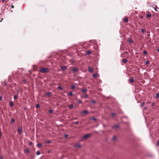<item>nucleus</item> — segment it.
Returning a JSON list of instances; mask_svg holds the SVG:
<instances>
[{
    "instance_id": "1",
    "label": "nucleus",
    "mask_w": 159,
    "mask_h": 159,
    "mask_svg": "<svg viewBox=\"0 0 159 159\" xmlns=\"http://www.w3.org/2000/svg\"><path fill=\"white\" fill-rule=\"evenodd\" d=\"M49 70L47 68H42L40 69V71L42 73H47L48 72Z\"/></svg>"
},
{
    "instance_id": "2",
    "label": "nucleus",
    "mask_w": 159,
    "mask_h": 159,
    "mask_svg": "<svg viewBox=\"0 0 159 159\" xmlns=\"http://www.w3.org/2000/svg\"><path fill=\"white\" fill-rule=\"evenodd\" d=\"M79 70V69L77 67H75L72 68V71L73 73L78 71Z\"/></svg>"
},
{
    "instance_id": "3",
    "label": "nucleus",
    "mask_w": 159,
    "mask_h": 159,
    "mask_svg": "<svg viewBox=\"0 0 159 159\" xmlns=\"http://www.w3.org/2000/svg\"><path fill=\"white\" fill-rule=\"evenodd\" d=\"M91 136V134H87L84 135L83 137V138L84 139H87Z\"/></svg>"
},
{
    "instance_id": "4",
    "label": "nucleus",
    "mask_w": 159,
    "mask_h": 159,
    "mask_svg": "<svg viewBox=\"0 0 159 159\" xmlns=\"http://www.w3.org/2000/svg\"><path fill=\"white\" fill-rule=\"evenodd\" d=\"M119 127V125L118 124H116L114 125L112 127V128L114 129H116Z\"/></svg>"
},
{
    "instance_id": "5",
    "label": "nucleus",
    "mask_w": 159,
    "mask_h": 159,
    "mask_svg": "<svg viewBox=\"0 0 159 159\" xmlns=\"http://www.w3.org/2000/svg\"><path fill=\"white\" fill-rule=\"evenodd\" d=\"M88 68H89V69H88L89 71V72H90V73H92L93 72V69L92 67H89Z\"/></svg>"
},
{
    "instance_id": "6",
    "label": "nucleus",
    "mask_w": 159,
    "mask_h": 159,
    "mask_svg": "<svg viewBox=\"0 0 159 159\" xmlns=\"http://www.w3.org/2000/svg\"><path fill=\"white\" fill-rule=\"evenodd\" d=\"M18 133L20 134H21L22 133L21 128H18Z\"/></svg>"
},
{
    "instance_id": "7",
    "label": "nucleus",
    "mask_w": 159,
    "mask_h": 159,
    "mask_svg": "<svg viewBox=\"0 0 159 159\" xmlns=\"http://www.w3.org/2000/svg\"><path fill=\"white\" fill-rule=\"evenodd\" d=\"M87 91V90L86 88L84 89L81 90V92L84 93H86Z\"/></svg>"
},
{
    "instance_id": "8",
    "label": "nucleus",
    "mask_w": 159,
    "mask_h": 159,
    "mask_svg": "<svg viewBox=\"0 0 159 159\" xmlns=\"http://www.w3.org/2000/svg\"><path fill=\"white\" fill-rule=\"evenodd\" d=\"M46 94L48 95V97L52 95V93L51 92H47L46 93Z\"/></svg>"
},
{
    "instance_id": "9",
    "label": "nucleus",
    "mask_w": 159,
    "mask_h": 159,
    "mask_svg": "<svg viewBox=\"0 0 159 159\" xmlns=\"http://www.w3.org/2000/svg\"><path fill=\"white\" fill-rule=\"evenodd\" d=\"M129 81L130 83H132L134 82V80L133 78H131L129 79Z\"/></svg>"
},
{
    "instance_id": "10",
    "label": "nucleus",
    "mask_w": 159,
    "mask_h": 159,
    "mask_svg": "<svg viewBox=\"0 0 159 159\" xmlns=\"http://www.w3.org/2000/svg\"><path fill=\"white\" fill-rule=\"evenodd\" d=\"M37 146L38 147H41L43 146V144L42 143H39L37 145Z\"/></svg>"
},
{
    "instance_id": "11",
    "label": "nucleus",
    "mask_w": 159,
    "mask_h": 159,
    "mask_svg": "<svg viewBox=\"0 0 159 159\" xmlns=\"http://www.w3.org/2000/svg\"><path fill=\"white\" fill-rule=\"evenodd\" d=\"M98 76V75L97 74H94L93 75V78H96Z\"/></svg>"
},
{
    "instance_id": "12",
    "label": "nucleus",
    "mask_w": 159,
    "mask_h": 159,
    "mask_svg": "<svg viewBox=\"0 0 159 159\" xmlns=\"http://www.w3.org/2000/svg\"><path fill=\"white\" fill-rule=\"evenodd\" d=\"M62 70L63 71H65V70L66 69V67L65 66H63L61 68Z\"/></svg>"
},
{
    "instance_id": "13",
    "label": "nucleus",
    "mask_w": 159,
    "mask_h": 159,
    "mask_svg": "<svg viewBox=\"0 0 159 159\" xmlns=\"http://www.w3.org/2000/svg\"><path fill=\"white\" fill-rule=\"evenodd\" d=\"M73 94V93L71 91L68 94L67 96H68L69 95L70 96H72Z\"/></svg>"
},
{
    "instance_id": "14",
    "label": "nucleus",
    "mask_w": 159,
    "mask_h": 159,
    "mask_svg": "<svg viewBox=\"0 0 159 159\" xmlns=\"http://www.w3.org/2000/svg\"><path fill=\"white\" fill-rule=\"evenodd\" d=\"M10 107H12L13 106V102L12 101H11L10 103Z\"/></svg>"
},
{
    "instance_id": "15",
    "label": "nucleus",
    "mask_w": 159,
    "mask_h": 159,
    "mask_svg": "<svg viewBox=\"0 0 159 159\" xmlns=\"http://www.w3.org/2000/svg\"><path fill=\"white\" fill-rule=\"evenodd\" d=\"M25 153H28L29 152V151L28 149H27L24 151Z\"/></svg>"
},
{
    "instance_id": "16",
    "label": "nucleus",
    "mask_w": 159,
    "mask_h": 159,
    "mask_svg": "<svg viewBox=\"0 0 159 159\" xmlns=\"http://www.w3.org/2000/svg\"><path fill=\"white\" fill-rule=\"evenodd\" d=\"M128 41L130 43H132V39L130 38H129L128 39Z\"/></svg>"
},
{
    "instance_id": "17",
    "label": "nucleus",
    "mask_w": 159,
    "mask_h": 159,
    "mask_svg": "<svg viewBox=\"0 0 159 159\" xmlns=\"http://www.w3.org/2000/svg\"><path fill=\"white\" fill-rule=\"evenodd\" d=\"M92 52L91 51H87L86 52V54L87 55H89V54H90Z\"/></svg>"
},
{
    "instance_id": "18",
    "label": "nucleus",
    "mask_w": 159,
    "mask_h": 159,
    "mask_svg": "<svg viewBox=\"0 0 159 159\" xmlns=\"http://www.w3.org/2000/svg\"><path fill=\"white\" fill-rule=\"evenodd\" d=\"M15 122V120L14 118H12L11 122V123L13 124Z\"/></svg>"
},
{
    "instance_id": "19",
    "label": "nucleus",
    "mask_w": 159,
    "mask_h": 159,
    "mask_svg": "<svg viewBox=\"0 0 159 159\" xmlns=\"http://www.w3.org/2000/svg\"><path fill=\"white\" fill-rule=\"evenodd\" d=\"M74 106L73 104H71L70 105L69 107V108L70 109H72L73 108Z\"/></svg>"
},
{
    "instance_id": "20",
    "label": "nucleus",
    "mask_w": 159,
    "mask_h": 159,
    "mask_svg": "<svg viewBox=\"0 0 159 159\" xmlns=\"http://www.w3.org/2000/svg\"><path fill=\"white\" fill-rule=\"evenodd\" d=\"M82 112L84 113L85 114H87L88 113V110H85L83 111Z\"/></svg>"
},
{
    "instance_id": "21",
    "label": "nucleus",
    "mask_w": 159,
    "mask_h": 159,
    "mask_svg": "<svg viewBox=\"0 0 159 159\" xmlns=\"http://www.w3.org/2000/svg\"><path fill=\"white\" fill-rule=\"evenodd\" d=\"M127 60L126 59H124L123 60V62L124 63H126L127 62Z\"/></svg>"
},
{
    "instance_id": "22",
    "label": "nucleus",
    "mask_w": 159,
    "mask_h": 159,
    "mask_svg": "<svg viewBox=\"0 0 159 159\" xmlns=\"http://www.w3.org/2000/svg\"><path fill=\"white\" fill-rule=\"evenodd\" d=\"M75 147H80V146H81V145L80 144H77V145H75Z\"/></svg>"
},
{
    "instance_id": "23",
    "label": "nucleus",
    "mask_w": 159,
    "mask_h": 159,
    "mask_svg": "<svg viewBox=\"0 0 159 159\" xmlns=\"http://www.w3.org/2000/svg\"><path fill=\"white\" fill-rule=\"evenodd\" d=\"M40 107V105L39 104H36L35 105V107L36 108H39Z\"/></svg>"
},
{
    "instance_id": "24",
    "label": "nucleus",
    "mask_w": 159,
    "mask_h": 159,
    "mask_svg": "<svg viewBox=\"0 0 159 159\" xmlns=\"http://www.w3.org/2000/svg\"><path fill=\"white\" fill-rule=\"evenodd\" d=\"M151 15L150 14L148 13L147 15V17L148 18L150 17L151 16Z\"/></svg>"
},
{
    "instance_id": "25",
    "label": "nucleus",
    "mask_w": 159,
    "mask_h": 159,
    "mask_svg": "<svg viewBox=\"0 0 159 159\" xmlns=\"http://www.w3.org/2000/svg\"><path fill=\"white\" fill-rule=\"evenodd\" d=\"M18 96L17 95H14V98H13L15 100V99H16L17 98Z\"/></svg>"
},
{
    "instance_id": "26",
    "label": "nucleus",
    "mask_w": 159,
    "mask_h": 159,
    "mask_svg": "<svg viewBox=\"0 0 159 159\" xmlns=\"http://www.w3.org/2000/svg\"><path fill=\"white\" fill-rule=\"evenodd\" d=\"M116 139H117V138H116V136H114L113 137L112 139L114 140H116Z\"/></svg>"
},
{
    "instance_id": "27",
    "label": "nucleus",
    "mask_w": 159,
    "mask_h": 159,
    "mask_svg": "<svg viewBox=\"0 0 159 159\" xmlns=\"http://www.w3.org/2000/svg\"><path fill=\"white\" fill-rule=\"evenodd\" d=\"M88 97V95L87 94H85L84 97H83V98L84 99L87 98Z\"/></svg>"
},
{
    "instance_id": "28",
    "label": "nucleus",
    "mask_w": 159,
    "mask_h": 159,
    "mask_svg": "<svg viewBox=\"0 0 159 159\" xmlns=\"http://www.w3.org/2000/svg\"><path fill=\"white\" fill-rule=\"evenodd\" d=\"M51 143V141L50 140H48L46 141V143Z\"/></svg>"
},
{
    "instance_id": "29",
    "label": "nucleus",
    "mask_w": 159,
    "mask_h": 159,
    "mask_svg": "<svg viewBox=\"0 0 159 159\" xmlns=\"http://www.w3.org/2000/svg\"><path fill=\"white\" fill-rule=\"evenodd\" d=\"M141 31L143 33H144L146 31L145 29H143L141 30Z\"/></svg>"
},
{
    "instance_id": "30",
    "label": "nucleus",
    "mask_w": 159,
    "mask_h": 159,
    "mask_svg": "<svg viewBox=\"0 0 159 159\" xmlns=\"http://www.w3.org/2000/svg\"><path fill=\"white\" fill-rule=\"evenodd\" d=\"M128 20L127 18H124L123 21L125 22H126L128 21Z\"/></svg>"
},
{
    "instance_id": "31",
    "label": "nucleus",
    "mask_w": 159,
    "mask_h": 159,
    "mask_svg": "<svg viewBox=\"0 0 159 159\" xmlns=\"http://www.w3.org/2000/svg\"><path fill=\"white\" fill-rule=\"evenodd\" d=\"M147 52L146 51V50H144L143 51V53L146 55L147 54Z\"/></svg>"
},
{
    "instance_id": "32",
    "label": "nucleus",
    "mask_w": 159,
    "mask_h": 159,
    "mask_svg": "<svg viewBox=\"0 0 159 159\" xmlns=\"http://www.w3.org/2000/svg\"><path fill=\"white\" fill-rule=\"evenodd\" d=\"M40 152L39 151H37L36 152V154L37 155H39L40 154Z\"/></svg>"
},
{
    "instance_id": "33",
    "label": "nucleus",
    "mask_w": 159,
    "mask_h": 159,
    "mask_svg": "<svg viewBox=\"0 0 159 159\" xmlns=\"http://www.w3.org/2000/svg\"><path fill=\"white\" fill-rule=\"evenodd\" d=\"M156 98H158L159 97V93H157L156 94Z\"/></svg>"
},
{
    "instance_id": "34",
    "label": "nucleus",
    "mask_w": 159,
    "mask_h": 159,
    "mask_svg": "<svg viewBox=\"0 0 159 159\" xmlns=\"http://www.w3.org/2000/svg\"><path fill=\"white\" fill-rule=\"evenodd\" d=\"M75 87V85H72V86H71V89H74Z\"/></svg>"
},
{
    "instance_id": "35",
    "label": "nucleus",
    "mask_w": 159,
    "mask_h": 159,
    "mask_svg": "<svg viewBox=\"0 0 159 159\" xmlns=\"http://www.w3.org/2000/svg\"><path fill=\"white\" fill-rule=\"evenodd\" d=\"M53 112V110H50L49 111V112L50 113H52V112Z\"/></svg>"
},
{
    "instance_id": "36",
    "label": "nucleus",
    "mask_w": 159,
    "mask_h": 159,
    "mask_svg": "<svg viewBox=\"0 0 159 159\" xmlns=\"http://www.w3.org/2000/svg\"><path fill=\"white\" fill-rule=\"evenodd\" d=\"M111 115L113 116H116V114L115 113H112L111 114Z\"/></svg>"
},
{
    "instance_id": "37",
    "label": "nucleus",
    "mask_w": 159,
    "mask_h": 159,
    "mask_svg": "<svg viewBox=\"0 0 159 159\" xmlns=\"http://www.w3.org/2000/svg\"><path fill=\"white\" fill-rule=\"evenodd\" d=\"M144 103V102H143L142 103H141V106H141V107H143V106Z\"/></svg>"
},
{
    "instance_id": "38",
    "label": "nucleus",
    "mask_w": 159,
    "mask_h": 159,
    "mask_svg": "<svg viewBox=\"0 0 159 159\" xmlns=\"http://www.w3.org/2000/svg\"><path fill=\"white\" fill-rule=\"evenodd\" d=\"M78 102H79V103H81V102H81V101L80 100H78Z\"/></svg>"
},
{
    "instance_id": "39",
    "label": "nucleus",
    "mask_w": 159,
    "mask_h": 159,
    "mask_svg": "<svg viewBox=\"0 0 159 159\" xmlns=\"http://www.w3.org/2000/svg\"><path fill=\"white\" fill-rule=\"evenodd\" d=\"M155 105V103L154 102H153L151 104V105L152 106H154Z\"/></svg>"
},
{
    "instance_id": "40",
    "label": "nucleus",
    "mask_w": 159,
    "mask_h": 159,
    "mask_svg": "<svg viewBox=\"0 0 159 159\" xmlns=\"http://www.w3.org/2000/svg\"><path fill=\"white\" fill-rule=\"evenodd\" d=\"M58 88L60 89H62V88L61 86H59L58 87Z\"/></svg>"
},
{
    "instance_id": "41",
    "label": "nucleus",
    "mask_w": 159,
    "mask_h": 159,
    "mask_svg": "<svg viewBox=\"0 0 159 159\" xmlns=\"http://www.w3.org/2000/svg\"><path fill=\"white\" fill-rule=\"evenodd\" d=\"M91 102H92L93 103V104H94V103H95V102H96V101H94V100H92V101Z\"/></svg>"
},
{
    "instance_id": "42",
    "label": "nucleus",
    "mask_w": 159,
    "mask_h": 159,
    "mask_svg": "<svg viewBox=\"0 0 159 159\" xmlns=\"http://www.w3.org/2000/svg\"><path fill=\"white\" fill-rule=\"evenodd\" d=\"M91 119H92L93 120H96V118L95 117H92L91 118Z\"/></svg>"
},
{
    "instance_id": "43",
    "label": "nucleus",
    "mask_w": 159,
    "mask_h": 159,
    "mask_svg": "<svg viewBox=\"0 0 159 159\" xmlns=\"http://www.w3.org/2000/svg\"><path fill=\"white\" fill-rule=\"evenodd\" d=\"M68 137V134H65L64 135V137L66 138H67Z\"/></svg>"
},
{
    "instance_id": "44",
    "label": "nucleus",
    "mask_w": 159,
    "mask_h": 159,
    "mask_svg": "<svg viewBox=\"0 0 159 159\" xmlns=\"http://www.w3.org/2000/svg\"><path fill=\"white\" fill-rule=\"evenodd\" d=\"M0 100L2 101V97L0 95Z\"/></svg>"
},
{
    "instance_id": "45",
    "label": "nucleus",
    "mask_w": 159,
    "mask_h": 159,
    "mask_svg": "<svg viewBox=\"0 0 159 159\" xmlns=\"http://www.w3.org/2000/svg\"><path fill=\"white\" fill-rule=\"evenodd\" d=\"M149 61H147L146 62V64H149Z\"/></svg>"
},
{
    "instance_id": "46",
    "label": "nucleus",
    "mask_w": 159,
    "mask_h": 159,
    "mask_svg": "<svg viewBox=\"0 0 159 159\" xmlns=\"http://www.w3.org/2000/svg\"><path fill=\"white\" fill-rule=\"evenodd\" d=\"M157 146H159V140H158L157 143Z\"/></svg>"
},
{
    "instance_id": "47",
    "label": "nucleus",
    "mask_w": 159,
    "mask_h": 159,
    "mask_svg": "<svg viewBox=\"0 0 159 159\" xmlns=\"http://www.w3.org/2000/svg\"><path fill=\"white\" fill-rule=\"evenodd\" d=\"M32 142H30L29 143V145H31L32 144Z\"/></svg>"
},
{
    "instance_id": "48",
    "label": "nucleus",
    "mask_w": 159,
    "mask_h": 159,
    "mask_svg": "<svg viewBox=\"0 0 159 159\" xmlns=\"http://www.w3.org/2000/svg\"><path fill=\"white\" fill-rule=\"evenodd\" d=\"M75 123L76 124V125H77L78 124V121H76L75 122Z\"/></svg>"
},
{
    "instance_id": "49",
    "label": "nucleus",
    "mask_w": 159,
    "mask_h": 159,
    "mask_svg": "<svg viewBox=\"0 0 159 159\" xmlns=\"http://www.w3.org/2000/svg\"><path fill=\"white\" fill-rule=\"evenodd\" d=\"M147 109H148V108H147V107H144V109H145V110H147Z\"/></svg>"
},
{
    "instance_id": "50",
    "label": "nucleus",
    "mask_w": 159,
    "mask_h": 159,
    "mask_svg": "<svg viewBox=\"0 0 159 159\" xmlns=\"http://www.w3.org/2000/svg\"><path fill=\"white\" fill-rule=\"evenodd\" d=\"M6 1V0H2V2H5V1Z\"/></svg>"
},
{
    "instance_id": "51",
    "label": "nucleus",
    "mask_w": 159,
    "mask_h": 159,
    "mask_svg": "<svg viewBox=\"0 0 159 159\" xmlns=\"http://www.w3.org/2000/svg\"><path fill=\"white\" fill-rule=\"evenodd\" d=\"M11 8H14V6H13V5H12V6H11Z\"/></svg>"
},
{
    "instance_id": "52",
    "label": "nucleus",
    "mask_w": 159,
    "mask_h": 159,
    "mask_svg": "<svg viewBox=\"0 0 159 159\" xmlns=\"http://www.w3.org/2000/svg\"><path fill=\"white\" fill-rule=\"evenodd\" d=\"M19 90H17V93H19Z\"/></svg>"
},
{
    "instance_id": "53",
    "label": "nucleus",
    "mask_w": 159,
    "mask_h": 159,
    "mask_svg": "<svg viewBox=\"0 0 159 159\" xmlns=\"http://www.w3.org/2000/svg\"><path fill=\"white\" fill-rule=\"evenodd\" d=\"M157 51L159 52V48H158Z\"/></svg>"
},
{
    "instance_id": "54",
    "label": "nucleus",
    "mask_w": 159,
    "mask_h": 159,
    "mask_svg": "<svg viewBox=\"0 0 159 159\" xmlns=\"http://www.w3.org/2000/svg\"><path fill=\"white\" fill-rule=\"evenodd\" d=\"M125 53L127 54L128 53V52H125Z\"/></svg>"
},
{
    "instance_id": "55",
    "label": "nucleus",
    "mask_w": 159,
    "mask_h": 159,
    "mask_svg": "<svg viewBox=\"0 0 159 159\" xmlns=\"http://www.w3.org/2000/svg\"><path fill=\"white\" fill-rule=\"evenodd\" d=\"M155 10H156V11H158L157 10V9H156V8H155Z\"/></svg>"
},
{
    "instance_id": "56",
    "label": "nucleus",
    "mask_w": 159,
    "mask_h": 159,
    "mask_svg": "<svg viewBox=\"0 0 159 159\" xmlns=\"http://www.w3.org/2000/svg\"><path fill=\"white\" fill-rule=\"evenodd\" d=\"M1 137V133L0 132V138Z\"/></svg>"
},
{
    "instance_id": "57",
    "label": "nucleus",
    "mask_w": 159,
    "mask_h": 159,
    "mask_svg": "<svg viewBox=\"0 0 159 159\" xmlns=\"http://www.w3.org/2000/svg\"><path fill=\"white\" fill-rule=\"evenodd\" d=\"M102 125H103V126H104V125L103 124Z\"/></svg>"
},
{
    "instance_id": "58",
    "label": "nucleus",
    "mask_w": 159,
    "mask_h": 159,
    "mask_svg": "<svg viewBox=\"0 0 159 159\" xmlns=\"http://www.w3.org/2000/svg\"><path fill=\"white\" fill-rule=\"evenodd\" d=\"M5 85H7V84H6V83H5Z\"/></svg>"
},
{
    "instance_id": "59",
    "label": "nucleus",
    "mask_w": 159,
    "mask_h": 159,
    "mask_svg": "<svg viewBox=\"0 0 159 159\" xmlns=\"http://www.w3.org/2000/svg\"><path fill=\"white\" fill-rule=\"evenodd\" d=\"M0 158H1V159H2V157H0Z\"/></svg>"
}]
</instances>
